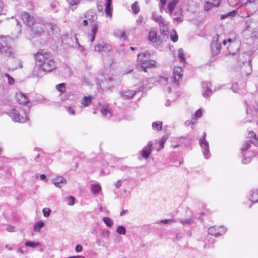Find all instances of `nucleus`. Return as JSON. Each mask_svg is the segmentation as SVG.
<instances>
[{"mask_svg": "<svg viewBox=\"0 0 258 258\" xmlns=\"http://www.w3.org/2000/svg\"><path fill=\"white\" fill-rule=\"evenodd\" d=\"M36 61L42 64V69L46 72H51L56 68L55 62L51 53L46 50H39L34 55Z\"/></svg>", "mask_w": 258, "mask_h": 258, "instance_id": "1", "label": "nucleus"}, {"mask_svg": "<svg viewBox=\"0 0 258 258\" xmlns=\"http://www.w3.org/2000/svg\"><path fill=\"white\" fill-rule=\"evenodd\" d=\"M27 109L19 107H15L10 112V116L15 122L24 123L28 120V113L30 111V106H27Z\"/></svg>", "mask_w": 258, "mask_h": 258, "instance_id": "2", "label": "nucleus"}, {"mask_svg": "<svg viewBox=\"0 0 258 258\" xmlns=\"http://www.w3.org/2000/svg\"><path fill=\"white\" fill-rule=\"evenodd\" d=\"M206 134L204 132L202 137L199 139V144L201 147L202 152L206 159L210 157L209 146L208 142L206 140Z\"/></svg>", "mask_w": 258, "mask_h": 258, "instance_id": "3", "label": "nucleus"}, {"mask_svg": "<svg viewBox=\"0 0 258 258\" xmlns=\"http://www.w3.org/2000/svg\"><path fill=\"white\" fill-rule=\"evenodd\" d=\"M219 35L213 36L211 43V50L213 55H217L221 51V43L218 42Z\"/></svg>", "mask_w": 258, "mask_h": 258, "instance_id": "4", "label": "nucleus"}, {"mask_svg": "<svg viewBox=\"0 0 258 258\" xmlns=\"http://www.w3.org/2000/svg\"><path fill=\"white\" fill-rule=\"evenodd\" d=\"M112 50V47L105 43L103 41H99L98 43L94 46V51L95 52L100 53H107L111 51Z\"/></svg>", "mask_w": 258, "mask_h": 258, "instance_id": "5", "label": "nucleus"}, {"mask_svg": "<svg viewBox=\"0 0 258 258\" xmlns=\"http://www.w3.org/2000/svg\"><path fill=\"white\" fill-rule=\"evenodd\" d=\"M226 232V229L223 226H212L208 229V232L211 235L215 236L216 237L220 236Z\"/></svg>", "mask_w": 258, "mask_h": 258, "instance_id": "6", "label": "nucleus"}, {"mask_svg": "<svg viewBox=\"0 0 258 258\" xmlns=\"http://www.w3.org/2000/svg\"><path fill=\"white\" fill-rule=\"evenodd\" d=\"M182 69L179 67L175 66L173 69V78L174 82L179 85L180 81H182L183 74Z\"/></svg>", "mask_w": 258, "mask_h": 258, "instance_id": "7", "label": "nucleus"}, {"mask_svg": "<svg viewBox=\"0 0 258 258\" xmlns=\"http://www.w3.org/2000/svg\"><path fill=\"white\" fill-rule=\"evenodd\" d=\"M21 17L25 24L31 27L32 25L35 22V18L29 13L24 12L21 14Z\"/></svg>", "mask_w": 258, "mask_h": 258, "instance_id": "8", "label": "nucleus"}, {"mask_svg": "<svg viewBox=\"0 0 258 258\" xmlns=\"http://www.w3.org/2000/svg\"><path fill=\"white\" fill-rule=\"evenodd\" d=\"M33 34L36 36H40L44 32V29L42 25L38 22L35 21L32 25L31 27H29Z\"/></svg>", "mask_w": 258, "mask_h": 258, "instance_id": "9", "label": "nucleus"}, {"mask_svg": "<svg viewBox=\"0 0 258 258\" xmlns=\"http://www.w3.org/2000/svg\"><path fill=\"white\" fill-rule=\"evenodd\" d=\"M0 52L5 56L14 57V52L12 47L7 45H4L0 43Z\"/></svg>", "mask_w": 258, "mask_h": 258, "instance_id": "10", "label": "nucleus"}, {"mask_svg": "<svg viewBox=\"0 0 258 258\" xmlns=\"http://www.w3.org/2000/svg\"><path fill=\"white\" fill-rule=\"evenodd\" d=\"M153 145V142L152 141H149L148 142L147 145L143 147L141 151V156L145 159L149 158L150 155L152 151V146Z\"/></svg>", "mask_w": 258, "mask_h": 258, "instance_id": "11", "label": "nucleus"}, {"mask_svg": "<svg viewBox=\"0 0 258 258\" xmlns=\"http://www.w3.org/2000/svg\"><path fill=\"white\" fill-rule=\"evenodd\" d=\"M148 39L149 41L154 43L157 42L159 45L162 43V40L160 36H157L155 31L151 29L148 34Z\"/></svg>", "mask_w": 258, "mask_h": 258, "instance_id": "12", "label": "nucleus"}, {"mask_svg": "<svg viewBox=\"0 0 258 258\" xmlns=\"http://www.w3.org/2000/svg\"><path fill=\"white\" fill-rule=\"evenodd\" d=\"M203 89V95L205 97L210 96L212 94L211 90L212 84L209 81H204L201 84Z\"/></svg>", "mask_w": 258, "mask_h": 258, "instance_id": "13", "label": "nucleus"}, {"mask_svg": "<svg viewBox=\"0 0 258 258\" xmlns=\"http://www.w3.org/2000/svg\"><path fill=\"white\" fill-rule=\"evenodd\" d=\"M227 41L229 43L227 47V50L230 54L235 55L239 50V46L236 42H233L231 39L229 38Z\"/></svg>", "mask_w": 258, "mask_h": 258, "instance_id": "14", "label": "nucleus"}, {"mask_svg": "<svg viewBox=\"0 0 258 258\" xmlns=\"http://www.w3.org/2000/svg\"><path fill=\"white\" fill-rule=\"evenodd\" d=\"M16 95L19 103L23 105H26L27 104L30 103L28 98L23 93L19 92L17 93Z\"/></svg>", "mask_w": 258, "mask_h": 258, "instance_id": "15", "label": "nucleus"}, {"mask_svg": "<svg viewBox=\"0 0 258 258\" xmlns=\"http://www.w3.org/2000/svg\"><path fill=\"white\" fill-rule=\"evenodd\" d=\"M213 1H217V3H213L209 1H206L203 6V9L205 11H209L212 9L213 7H218L221 3V0H213Z\"/></svg>", "mask_w": 258, "mask_h": 258, "instance_id": "16", "label": "nucleus"}, {"mask_svg": "<svg viewBox=\"0 0 258 258\" xmlns=\"http://www.w3.org/2000/svg\"><path fill=\"white\" fill-rule=\"evenodd\" d=\"M84 17L91 22H94L97 19V14L95 11L90 9L84 14Z\"/></svg>", "mask_w": 258, "mask_h": 258, "instance_id": "17", "label": "nucleus"}, {"mask_svg": "<svg viewBox=\"0 0 258 258\" xmlns=\"http://www.w3.org/2000/svg\"><path fill=\"white\" fill-rule=\"evenodd\" d=\"M41 64L35 66L32 72L33 75L37 77H42L45 71L42 69Z\"/></svg>", "mask_w": 258, "mask_h": 258, "instance_id": "18", "label": "nucleus"}, {"mask_svg": "<svg viewBox=\"0 0 258 258\" xmlns=\"http://www.w3.org/2000/svg\"><path fill=\"white\" fill-rule=\"evenodd\" d=\"M137 93V91L131 90L122 91L120 92L121 96L123 99L128 100L132 98Z\"/></svg>", "mask_w": 258, "mask_h": 258, "instance_id": "19", "label": "nucleus"}, {"mask_svg": "<svg viewBox=\"0 0 258 258\" xmlns=\"http://www.w3.org/2000/svg\"><path fill=\"white\" fill-rule=\"evenodd\" d=\"M251 144H253L255 146H257L258 145L257 139L255 138L253 140H247L245 142L243 146L241 148V151L243 154L245 151L247 150L250 147Z\"/></svg>", "mask_w": 258, "mask_h": 258, "instance_id": "20", "label": "nucleus"}, {"mask_svg": "<svg viewBox=\"0 0 258 258\" xmlns=\"http://www.w3.org/2000/svg\"><path fill=\"white\" fill-rule=\"evenodd\" d=\"M99 108L101 113L104 117H110L111 116V111L108 109V107L107 106L99 104Z\"/></svg>", "mask_w": 258, "mask_h": 258, "instance_id": "21", "label": "nucleus"}, {"mask_svg": "<svg viewBox=\"0 0 258 258\" xmlns=\"http://www.w3.org/2000/svg\"><path fill=\"white\" fill-rule=\"evenodd\" d=\"M52 182L56 187H60V184L61 183H66V180L62 176H58L56 178L52 179Z\"/></svg>", "mask_w": 258, "mask_h": 258, "instance_id": "22", "label": "nucleus"}, {"mask_svg": "<svg viewBox=\"0 0 258 258\" xmlns=\"http://www.w3.org/2000/svg\"><path fill=\"white\" fill-rule=\"evenodd\" d=\"M47 29H50L53 34L58 33L59 31L57 25L53 23H48L46 25Z\"/></svg>", "mask_w": 258, "mask_h": 258, "instance_id": "23", "label": "nucleus"}, {"mask_svg": "<svg viewBox=\"0 0 258 258\" xmlns=\"http://www.w3.org/2000/svg\"><path fill=\"white\" fill-rule=\"evenodd\" d=\"M44 226V223L42 220H39L36 222L34 225V231L36 232H39L41 229Z\"/></svg>", "mask_w": 258, "mask_h": 258, "instance_id": "24", "label": "nucleus"}, {"mask_svg": "<svg viewBox=\"0 0 258 258\" xmlns=\"http://www.w3.org/2000/svg\"><path fill=\"white\" fill-rule=\"evenodd\" d=\"M92 97L91 96H84L83 98V101L81 104L84 106H89L92 102Z\"/></svg>", "mask_w": 258, "mask_h": 258, "instance_id": "25", "label": "nucleus"}, {"mask_svg": "<svg viewBox=\"0 0 258 258\" xmlns=\"http://www.w3.org/2000/svg\"><path fill=\"white\" fill-rule=\"evenodd\" d=\"M178 58L181 63H185L186 62L184 50L182 48H179L178 51Z\"/></svg>", "mask_w": 258, "mask_h": 258, "instance_id": "26", "label": "nucleus"}, {"mask_svg": "<svg viewBox=\"0 0 258 258\" xmlns=\"http://www.w3.org/2000/svg\"><path fill=\"white\" fill-rule=\"evenodd\" d=\"M101 190V187L99 184H93L91 186V191L94 195L98 194Z\"/></svg>", "mask_w": 258, "mask_h": 258, "instance_id": "27", "label": "nucleus"}, {"mask_svg": "<svg viewBox=\"0 0 258 258\" xmlns=\"http://www.w3.org/2000/svg\"><path fill=\"white\" fill-rule=\"evenodd\" d=\"M25 245L27 247L35 248L38 246L41 245L39 242H35L33 241H27L25 243Z\"/></svg>", "mask_w": 258, "mask_h": 258, "instance_id": "28", "label": "nucleus"}, {"mask_svg": "<svg viewBox=\"0 0 258 258\" xmlns=\"http://www.w3.org/2000/svg\"><path fill=\"white\" fill-rule=\"evenodd\" d=\"M236 11L235 10H233L232 11H230L225 14H222L220 16V19L223 20L229 17H232L236 15Z\"/></svg>", "mask_w": 258, "mask_h": 258, "instance_id": "29", "label": "nucleus"}, {"mask_svg": "<svg viewBox=\"0 0 258 258\" xmlns=\"http://www.w3.org/2000/svg\"><path fill=\"white\" fill-rule=\"evenodd\" d=\"M155 61L153 60L148 61L146 59L145 61L141 63V67L151 68L155 66Z\"/></svg>", "mask_w": 258, "mask_h": 258, "instance_id": "30", "label": "nucleus"}, {"mask_svg": "<svg viewBox=\"0 0 258 258\" xmlns=\"http://www.w3.org/2000/svg\"><path fill=\"white\" fill-rule=\"evenodd\" d=\"M170 37L171 41L173 42H176L178 41V36L175 29H172L171 31V34Z\"/></svg>", "mask_w": 258, "mask_h": 258, "instance_id": "31", "label": "nucleus"}, {"mask_svg": "<svg viewBox=\"0 0 258 258\" xmlns=\"http://www.w3.org/2000/svg\"><path fill=\"white\" fill-rule=\"evenodd\" d=\"M131 9L133 12L136 14L138 13L140 11V8L138 5V3L137 1H135L134 3H133L131 5Z\"/></svg>", "mask_w": 258, "mask_h": 258, "instance_id": "32", "label": "nucleus"}, {"mask_svg": "<svg viewBox=\"0 0 258 258\" xmlns=\"http://www.w3.org/2000/svg\"><path fill=\"white\" fill-rule=\"evenodd\" d=\"M152 127L153 129H156L158 131H161L162 129V122H161V121L154 122L152 124Z\"/></svg>", "mask_w": 258, "mask_h": 258, "instance_id": "33", "label": "nucleus"}, {"mask_svg": "<svg viewBox=\"0 0 258 258\" xmlns=\"http://www.w3.org/2000/svg\"><path fill=\"white\" fill-rule=\"evenodd\" d=\"M119 169L123 172L131 173L135 168L133 167H130L126 165H122L119 168Z\"/></svg>", "mask_w": 258, "mask_h": 258, "instance_id": "34", "label": "nucleus"}, {"mask_svg": "<svg viewBox=\"0 0 258 258\" xmlns=\"http://www.w3.org/2000/svg\"><path fill=\"white\" fill-rule=\"evenodd\" d=\"M103 221L108 227H111L113 224V220L108 217H103Z\"/></svg>", "mask_w": 258, "mask_h": 258, "instance_id": "35", "label": "nucleus"}, {"mask_svg": "<svg viewBox=\"0 0 258 258\" xmlns=\"http://www.w3.org/2000/svg\"><path fill=\"white\" fill-rule=\"evenodd\" d=\"M56 88L58 91L64 93L66 91V84L64 83H60L56 86Z\"/></svg>", "mask_w": 258, "mask_h": 258, "instance_id": "36", "label": "nucleus"}, {"mask_svg": "<svg viewBox=\"0 0 258 258\" xmlns=\"http://www.w3.org/2000/svg\"><path fill=\"white\" fill-rule=\"evenodd\" d=\"M250 200L252 203L258 202V190L251 195Z\"/></svg>", "mask_w": 258, "mask_h": 258, "instance_id": "37", "label": "nucleus"}, {"mask_svg": "<svg viewBox=\"0 0 258 258\" xmlns=\"http://www.w3.org/2000/svg\"><path fill=\"white\" fill-rule=\"evenodd\" d=\"M105 12L107 16L111 18L112 14V6H105Z\"/></svg>", "mask_w": 258, "mask_h": 258, "instance_id": "38", "label": "nucleus"}, {"mask_svg": "<svg viewBox=\"0 0 258 258\" xmlns=\"http://www.w3.org/2000/svg\"><path fill=\"white\" fill-rule=\"evenodd\" d=\"M152 18L157 23L160 21V20L162 18L161 15H157L155 11H153L152 13Z\"/></svg>", "mask_w": 258, "mask_h": 258, "instance_id": "39", "label": "nucleus"}, {"mask_svg": "<svg viewBox=\"0 0 258 258\" xmlns=\"http://www.w3.org/2000/svg\"><path fill=\"white\" fill-rule=\"evenodd\" d=\"M126 231V229L123 226H119L116 229V232L120 234L125 235Z\"/></svg>", "mask_w": 258, "mask_h": 258, "instance_id": "40", "label": "nucleus"}, {"mask_svg": "<svg viewBox=\"0 0 258 258\" xmlns=\"http://www.w3.org/2000/svg\"><path fill=\"white\" fill-rule=\"evenodd\" d=\"M75 198L72 196L67 197V203L68 205H73L75 203Z\"/></svg>", "mask_w": 258, "mask_h": 258, "instance_id": "41", "label": "nucleus"}, {"mask_svg": "<svg viewBox=\"0 0 258 258\" xmlns=\"http://www.w3.org/2000/svg\"><path fill=\"white\" fill-rule=\"evenodd\" d=\"M98 26L97 24H94V25H93L92 26V28H91V34H90L96 36V34L98 31Z\"/></svg>", "mask_w": 258, "mask_h": 258, "instance_id": "42", "label": "nucleus"}, {"mask_svg": "<svg viewBox=\"0 0 258 258\" xmlns=\"http://www.w3.org/2000/svg\"><path fill=\"white\" fill-rule=\"evenodd\" d=\"M110 234L109 230L107 229H103L102 231L101 236L104 238H107Z\"/></svg>", "mask_w": 258, "mask_h": 258, "instance_id": "43", "label": "nucleus"}, {"mask_svg": "<svg viewBox=\"0 0 258 258\" xmlns=\"http://www.w3.org/2000/svg\"><path fill=\"white\" fill-rule=\"evenodd\" d=\"M42 212L45 217H48L50 215L51 210L48 208H44L42 210Z\"/></svg>", "mask_w": 258, "mask_h": 258, "instance_id": "44", "label": "nucleus"}, {"mask_svg": "<svg viewBox=\"0 0 258 258\" xmlns=\"http://www.w3.org/2000/svg\"><path fill=\"white\" fill-rule=\"evenodd\" d=\"M243 154L244 157L242 160V163L244 164H246L250 163L251 160V158L249 156L248 157L245 156V155L244 154V153Z\"/></svg>", "mask_w": 258, "mask_h": 258, "instance_id": "45", "label": "nucleus"}, {"mask_svg": "<svg viewBox=\"0 0 258 258\" xmlns=\"http://www.w3.org/2000/svg\"><path fill=\"white\" fill-rule=\"evenodd\" d=\"M202 115V109L200 108L195 112V118H200Z\"/></svg>", "mask_w": 258, "mask_h": 258, "instance_id": "46", "label": "nucleus"}, {"mask_svg": "<svg viewBox=\"0 0 258 258\" xmlns=\"http://www.w3.org/2000/svg\"><path fill=\"white\" fill-rule=\"evenodd\" d=\"M96 244L99 246H104L105 245L104 241L100 238H96Z\"/></svg>", "mask_w": 258, "mask_h": 258, "instance_id": "47", "label": "nucleus"}, {"mask_svg": "<svg viewBox=\"0 0 258 258\" xmlns=\"http://www.w3.org/2000/svg\"><path fill=\"white\" fill-rule=\"evenodd\" d=\"M5 76L7 77V78H8L9 84H14V78L12 76H11L8 73H6L5 74Z\"/></svg>", "mask_w": 258, "mask_h": 258, "instance_id": "48", "label": "nucleus"}, {"mask_svg": "<svg viewBox=\"0 0 258 258\" xmlns=\"http://www.w3.org/2000/svg\"><path fill=\"white\" fill-rule=\"evenodd\" d=\"M180 222L183 224H190L192 223L193 220L191 219H181Z\"/></svg>", "mask_w": 258, "mask_h": 258, "instance_id": "49", "label": "nucleus"}, {"mask_svg": "<svg viewBox=\"0 0 258 258\" xmlns=\"http://www.w3.org/2000/svg\"><path fill=\"white\" fill-rule=\"evenodd\" d=\"M175 220L173 219H164L160 221V223H162L165 224H171V223L175 222Z\"/></svg>", "mask_w": 258, "mask_h": 258, "instance_id": "50", "label": "nucleus"}, {"mask_svg": "<svg viewBox=\"0 0 258 258\" xmlns=\"http://www.w3.org/2000/svg\"><path fill=\"white\" fill-rule=\"evenodd\" d=\"M160 31L161 35L167 36V32L168 30L166 27H160Z\"/></svg>", "mask_w": 258, "mask_h": 258, "instance_id": "51", "label": "nucleus"}, {"mask_svg": "<svg viewBox=\"0 0 258 258\" xmlns=\"http://www.w3.org/2000/svg\"><path fill=\"white\" fill-rule=\"evenodd\" d=\"M159 81L161 83L166 84L168 81V78L165 76H161L160 77Z\"/></svg>", "mask_w": 258, "mask_h": 258, "instance_id": "52", "label": "nucleus"}, {"mask_svg": "<svg viewBox=\"0 0 258 258\" xmlns=\"http://www.w3.org/2000/svg\"><path fill=\"white\" fill-rule=\"evenodd\" d=\"M120 39H122L123 40H126L127 38L125 36V31H121L119 36L118 37Z\"/></svg>", "mask_w": 258, "mask_h": 258, "instance_id": "53", "label": "nucleus"}, {"mask_svg": "<svg viewBox=\"0 0 258 258\" xmlns=\"http://www.w3.org/2000/svg\"><path fill=\"white\" fill-rule=\"evenodd\" d=\"M122 181L121 179L118 180L115 184L114 185L117 189H119L122 186Z\"/></svg>", "mask_w": 258, "mask_h": 258, "instance_id": "54", "label": "nucleus"}, {"mask_svg": "<svg viewBox=\"0 0 258 258\" xmlns=\"http://www.w3.org/2000/svg\"><path fill=\"white\" fill-rule=\"evenodd\" d=\"M251 24V21L248 20L245 22V30H248Z\"/></svg>", "mask_w": 258, "mask_h": 258, "instance_id": "55", "label": "nucleus"}, {"mask_svg": "<svg viewBox=\"0 0 258 258\" xmlns=\"http://www.w3.org/2000/svg\"><path fill=\"white\" fill-rule=\"evenodd\" d=\"M75 249L76 252H80L83 250V247L82 245H81L80 244H78L75 246Z\"/></svg>", "mask_w": 258, "mask_h": 258, "instance_id": "56", "label": "nucleus"}, {"mask_svg": "<svg viewBox=\"0 0 258 258\" xmlns=\"http://www.w3.org/2000/svg\"><path fill=\"white\" fill-rule=\"evenodd\" d=\"M158 23L159 24L160 27H166V24L165 21L163 18L159 21Z\"/></svg>", "mask_w": 258, "mask_h": 258, "instance_id": "57", "label": "nucleus"}, {"mask_svg": "<svg viewBox=\"0 0 258 258\" xmlns=\"http://www.w3.org/2000/svg\"><path fill=\"white\" fill-rule=\"evenodd\" d=\"M15 229V227L14 226H11V225H9L8 227H7L6 230L8 232H14Z\"/></svg>", "mask_w": 258, "mask_h": 258, "instance_id": "58", "label": "nucleus"}, {"mask_svg": "<svg viewBox=\"0 0 258 258\" xmlns=\"http://www.w3.org/2000/svg\"><path fill=\"white\" fill-rule=\"evenodd\" d=\"M137 60L139 62H140L142 63L144 62L146 60V59H145V58H144V57L143 56H141V54H138L137 55Z\"/></svg>", "mask_w": 258, "mask_h": 258, "instance_id": "59", "label": "nucleus"}, {"mask_svg": "<svg viewBox=\"0 0 258 258\" xmlns=\"http://www.w3.org/2000/svg\"><path fill=\"white\" fill-rule=\"evenodd\" d=\"M185 124L186 126H188L189 125H191V128H193V126H194V121L192 120H187L185 123Z\"/></svg>", "mask_w": 258, "mask_h": 258, "instance_id": "60", "label": "nucleus"}, {"mask_svg": "<svg viewBox=\"0 0 258 258\" xmlns=\"http://www.w3.org/2000/svg\"><path fill=\"white\" fill-rule=\"evenodd\" d=\"M159 147L157 149V151H159L164 148L165 142L159 140Z\"/></svg>", "mask_w": 258, "mask_h": 258, "instance_id": "61", "label": "nucleus"}, {"mask_svg": "<svg viewBox=\"0 0 258 258\" xmlns=\"http://www.w3.org/2000/svg\"><path fill=\"white\" fill-rule=\"evenodd\" d=\"M67 111L69 114L71 115H74L75 114V112L74 110L71 107H68L67 109Z\"/></svg>", "mask_w": 258, "mask_h": 258, "instance_id": "62", "label": "nucleus"}, {"mask_svg": "<svg viewBox=\"0 0 258 258\" xmlns=\"http://www.w3.org/2000/svg\"><path fill=\"white\" fill-rule=\"evenodd\" d=\"M249 135H250V137L252 138L251 140H253L255 138L257 139L255 133L253 131H249Z\"/></svg>", "mask_w": 258, "mask_h": 258, "instance_id": "63", "label": "nucleus"}, {"mask_svg": "<svg viewBox=\"0 0 258 258\" xmlns=\"http://www.w3.org/2000/svg\"><path fill=\"white\" fill-rule=\"evenodd\" d=\"M58 5V3L57 2H53L51 3L50 6L52 10H54L55 8L57 7V6Z\"/></svg>", "mask_w": 258, "mask_h": 258, "instance_id": "64", "label": "nucleus"}]
</instances>
